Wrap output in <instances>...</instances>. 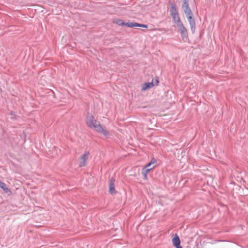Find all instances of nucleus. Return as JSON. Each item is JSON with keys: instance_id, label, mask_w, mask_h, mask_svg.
Segmentation results:
<instances>
[{"instance_id": "1", "label": "nucleus", "mask_w": 248, "mask_h": 248, "mask_svg": "<svg viewBox=\"0 0 248 248\" xmlns=\"http://www.w3.org/2000/svg\"><path fill=\"white\" fill-rule=\"evenodd\" d=\"M169 3L170 5V15L172 18V20L176 24L183 39H186L188 37L187 31L181 20L178 10L176 6L171 1H170Z\"/></svg>"}, {"instance_id": "2", "label": "nucleus", "mask_w": 248, "mask_h": 248, "mask_svg": "<svg viewBox=\"0 0 248 248\" xmlns=\"http://www.w3.org/2000/svg\"><path fill=\"white\" fill-rule=\"evenodd\" d=\"M182 8L187 20L189 22L191 31L194 33L195 31L196 24L194 18L192 17L193 14L189 6V0H181Z\"/></svg>"}, {"instance_id": "3", "label": "nucleus", "mask_w": 248, "mask_h": 248, "mask_svg": "<svg viewBox=\"0 0 248 248\" xmlns=\"http://www.w3.org/2000/svg\"><path fill=\"white\" fill-rule=\"evenodd\" d=\"M87 125L90 128L93 127L98 132L103 134L105 136L108 135V133L105 127L100 124L98 121L94 119L93 116L91 114H89L87 118Z\"/></svg>"}, {"instance_id": "4", "label": "nucleus", "mask_w": 248, "mask_h": 248, "mask_svg": "<svg viewBox=\"0 0 248 248\" xmlns=\"http://www.w3.org/2000/svg\"><path fill=\"white\" fill-rule=\"evenodd\" d=\"M89 152H86L83 154L82 156L79 158V167L81 168L86 165V162L88 158L89 155Z\"/></svg>"}, {"instance_id": "5", "label": "nucleus", "mask_w": 248, "mask_h": 248, "mask_svg": "<svg viewBox=\"0 0 248 248\" xmlns=\"http://www.w3.org/2000/svg\"><path fill=\"white\" fill-rule=\"evenodd\" d=\"M115 179L113 178H111L109 181V192L112 195L117 193L115 189Z\"/></svg>"}, {"instance_id": "6", "label": "nucleus", "mask_w": 248, "mask_h": 248, "mask_svg": "<svg viewBox=\"0 0 248 248\" xmlns=\"http://www.w3.org/2000/svg\"><path fill=\"white\" fill-rule=\"evenodd\" d=\"M125 26H127V27H130V28L139 27H143V28H147L148 27L147 25L140 24V23H136V22L125 23Z\"/></svg>"}, {"instance_id": "7", "label": "nucleus", "mask_w": 248, "mask_h": 248, "mask_svg": "<svg viewBox=\"0 0 248 248\" xmlns=\"http://www.w3.org/2000/svg\"><path fill=\"white\" fill-rule=\"evenodd\" d=\"M0 187L3 189L4 193L10 195L12 194L11 190L6 186L5 184L0 180Z\"/></svg>"}, {"instance_id": "8", "label": "nucleus", "mask_w": 248, "mask_h": 248, "mask_svg": "<svg viewBox=\"0 0 248 248\" xmlns=\"http://www.w3.org/2000/svg\"><path fill=\"white\" fill-rule=\"evenodd\" d=\"M172 242L173 246L175 247L180 245V240L179 236L177 234H175L174 237L172 238Z\"/></svg>"}, {"instance_id": "9", "label": "nucleus", "mask_w": 248, "mask_h": 248, "mask_svg": "<svg viewBox=\"0 0 248 248\" xmlns=\"http://www.w3.org/2000/svg\"><path fill=\"white\" fill-rule=\"evenodd\" d=\"M154 86V79H153L151 82H146L144 84V86L142 87V90L145 91L147 89L151 88Z\"/></svg>"}, {"instance_id": "10", "label": "nucleus", "mask_w": 248, "mask_h": 248, "mask_svg": "<svg viewBox=\"0 0 248 248\" xmlns=\"http://www.w3.org/2000/svg\"><path fill=\"white\" fill-rule=\"evenodd\" d=\"M113 22L121 26H125V22H123L122 20L119 18L114 19Z\"/></svg>"}, {"instance_id": "11", "label": "nucleus", "mask_w": 248, "mask_h": 248, "mask_svg": "<svg viewBox=\"0 0 248 248\" xmlns=\"http://www.w3.org/2000/svg\"><path fill=\"white\" fill-rule=\"evenodd\" d=\"M152 170V168L150 169H146V168H143L142 170V173L144 175V178L145 179L147 178V173Z\"/></svg>"}, {"instance_id": "12", "label": "nucleus", "mask_w": 248, "mask_h": 248, "mask_svg": "<svg viewBox=\"0 0 248 248\" xmlns=\"http://www.w3.org/2000/svg\"><path fill=\"white\" fill-rule=\"evenodd\" d=\"M155 163V161H151L150 162L148 163V164H147L146 165V166L143 168H146V169H150V168H152L153 169L154 168V166L152 167H150L154 163Z\"/></svg>"}, {"instance_id": "13", "label": "nucleus", "mask_w": 248, "mask_h": 248, "mask_svg": "<svg viewBox=\"0 0 248 248\" xmlns=\"http://www.w3.org/2000/svg\"><path fill=\"white\" fill-rule=\"evenodd\" d=\"M154 79V85L155 84H156V85H157L158 83V80L157 79Z\"/></svg>"}, {"instance_id": "14", "label": "nucleus", "mask_w": 248, "mask_h": 248, "mask_svg": "<svg viewBox=\"0 0 248 248\" xmlns=\"http://www.w3.org/2000/svg\"><path fill=\"white\" fill-rule=\"evenodd\" d=\"M175 248H183L181 246V245H179V246H177V247H175Z\"/></svg>"}]
</instances>
